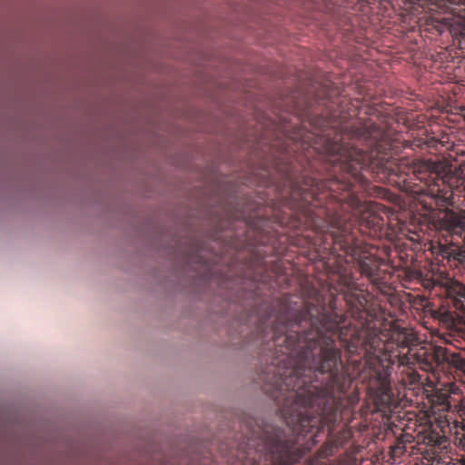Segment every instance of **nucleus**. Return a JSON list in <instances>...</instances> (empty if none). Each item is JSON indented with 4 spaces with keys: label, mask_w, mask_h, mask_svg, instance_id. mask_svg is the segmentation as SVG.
<instances>
[{
    "label": "nucleus",
    "mask_w": 465,
    "mask_h": 465,
    "mask_svg": "<svg viewBox=\"0 0 465 465\" xmlns=\"http://www.w3.org/2000/svg\"><path fill=\"white\" fill-rule=\"evenodd\" d=\"M401 147L374 124L343 127L324 151L331 176L318 181L310 176V230L331 233V223L341 228L351 224L358 232L372 238L388 235V213L383 205L361 202L356 186L366 190L373 178L413 195L420 210L428 213L440 234L434 252L450 265L465 271V214L449 209L454 196L465 197V152L463 158H395Z\"/></svg>",
    "instance_id": "nucleus-1"
},
{
    "label": "nucleus",
    "mask_w": 465,
    "mask_h": 465,
    "mask_svg": "<svg viewBox=\"0 0 465 465\" xmlns=\"http://www.w3.org/2000/svg\"><path fill=\"white\" fill-rule=\"evenodd\" d=\"M282 303L280 312L262 322L259 339L272 360L262 373V391L281 404L285 429L242 414L235 423L241 459L248 465H293L314 447L326 427L327 441L318 451L320 458L331 456L351 437L350 430L332 431L341 419L342 396L352 377L341 360V352L331 346L307 342V329L292 326L294 318Z\"/></svg>",
    "instance_id": "nucleus-2"
},
{
    "label": "nucleus",
    "mask_w": 465,
    "mask_h": 465,
    "mask_svg": "<svg viewBox=\"0 0 465 465\" xmlns=\"http://www.w3.org/2000/svg\"><path fill=\"white\" fill-rule=\"evenodd\" d=\"M335 223V220H332ZM331 233L321 235L322 249L332 255L328 262L330 272L327 282L331 296L342 293L348 312L359 326L348 322L344 313L338 312L336 298L332 297L326 307L314 287L308 290V296L314 302H305L300 310L288 308L282 319L294 318L292 326L307 329V342L324 345L330 337L331 346L336 340L350 354L360 355L363 360L362 375L369 376V391L379 411L391 412L399 407L398 396L391 387L393 365L400 371L399 381L405 387L421 384L411 352L408 332L391 322H382L368 306V294L359 292L352 277V269L377 288L387 286L386 272L381 269L382 261L373 252L374 247L356 237L351 224L342 228L331 223Z\"/></svg>",
    "instance_id": "nucleus-3"
},
{
    "label": "nucleus",
    "mask_w": 465,
    "mask_h": 465,
    "mask_svg": "<svg viewBox=\"0 0 465 465\" xmlns=\"http://www.w3.org/2000/svg\"><path fill=\"white\" fill-rule=\"evenodd\" d=\"M409 356L415 367L425 371H434L436 368L448 364L455 369V379H465V359L460 352L436 346L429 350L420 348L416 351L411 348Z\"/></svg>",
    "instance_id": "nucleus-4"
},
{
    "label": "nucleus",
    "mask_w": 465,
    "mask_h": 465,
    "mask_svg": "<svg viewBox=\"0 0 465 465\" xmlns=\"http://www.w3.org/2000/svg\"><path fill=\"white\" fill-rule=\"evenodd\" d=\"M446 305L439 309H430V315L442 322L447 328L453 329L465 318V285L451 281L446 285Z\"/></svg>",
    "instance_id": "nucleus-5"
},
{
    "label": "nucleus",
    "mask_w": 465,
    "mask_h": 465,
    "mask_svg": "<svg viewBox=\"0 0 465 465\" xmlns=\"http://www.w3.org/2000/svg\"><path fill=\"white\" fill-rule=\"evenodd\" d=\"M461 393V385L456 382H448L434 391L431 395V403L439 411H455L458 401L454 396Z\"/></svg>",
    "instance_id": "nucleus-6"
},
{
    "label": "nucleus",
    "mask_w": 465,
    "mask_h": 465,
    "mask_svg": "<svg viewBox=\"0 0 465 465\" xmlns=\"http://www.w3.org/2000/svg\"><path fill=\"white\" fill-rule=\"evenodd\" d=\"M404 228V226L401 224L399 229V233L407 237L411 242H417L420 240V235L416 232L408 231Z\"/></svg>",
    "instance_id": "nucleus-7"
},
{
    "label": "nucleus",
    "mask_w": 465,
    "mask_h": 465,
    "mask_svg": "<svg viewBox=\"0 0 465 465\" xmlns=\"http://www.w3.org/2000/svg\"><path fill=\"white\" fill-rule=\"evenodd\" d=\"M282 158L285 157L286 154H288V149L286 148V145L282 144L281 148Z\"/></svg>",
    "instance_id": "nucleus-8"
},
{
    "label": "nucleus",
    "mask_w": 465,
    "mask_h": 465,
    "mask_svg": "<svg viewBox=\"0 0 465 465\" xmlns=\"http://www.w3.org/2000/svg\"><path fill=\"white\" fill-rule=\"evenodd\" d=\"M437 284H438V282H436L435 281H431V282H429L428 283H426L425 286L427 288H434Z\"/></svg>",
    "instance_id": "nucleus-9"
},
{
    "label": "nucleus",
    "mask_w": 465,
    "mask_h": 465,
    "mask_svg": "<svg viewBox=\"0 0 465 465\" xmlns=\"http://www.w3.org/2000/svg\"><path fill=\"white\" fill-rule=\"evenodd\" d=\"M411 143H410V142H404V145H403L404 147H409V146H411Z\"/></svg>",
    "instance_id": "nucleus-10"
},
{
    "label": "nucleus",
    "mask_w": 465,
    "mask_h": 465,
    "mask_svg": "<svg viewBox=\"0 0 465 465\" xmlns=\"http://www.w3.org/2000/svg\"><path fill=\"white\" fill-rule=\"evenodd\" d=\"M350 361H351V363H356V362H357V361H356V360H352V359H350Z\"/></svg>",
    "instance_id": "nucleus-11"
}]
</instances>
